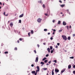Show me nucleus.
<instances>
[{
    "label": "nucleus",
    "mask_w": 75,
    "mask_h": 75,
    "mask_svg": "<svg viewBox=\"0 0 75 75\" xmlns=\"http://www.w3.org/2000/svg\"><path fill=\"white\" fill-rule=\"evenodd\" d=\"M65 69H64L62 70L61 71V73H62L64 72H65Z\"/></svg>",
    "instance_id": "4"
},
{
    "label": "nucleus",
    "mask_w": 75,
    "mask_h": 75,
    "mask_svg": "<svg viewBox=\"0 0 75 75\" xmlns=\"http://www.w3.org/2000/svg\"><path fill=\"white\" fill-rule=\"evenodd\" d=\"M61 32H62V30H59V33H61Z\"/></svg>",
    "instance_id": "32"
},
{
    "label": "nucleus",
    "mask_w": 75,
    "mask_h": 75,
    "mask_svg": "<svg viewBox=\"0 0 75 75\" xmlns=\"http://www.w3.org/2000/svg\"><path fill=\"white\" fill-rule=\"evenodd\" d=\"M36 68L38 69H40V67H39V66H37Z\"/></svg>",
    "instance_id": "25"
},
{
    "label": "nucleus",
    "mask_w": 75,
    "mask_h": 75,
    "mask_svg": "<svg viewBox=\"0 0 75 75\" xmlns=\"http://www.w3.org/2000/svg\"><path fill=\"white\" fill-rule=\"evenodd\" d=\"M5 16H8V14L7 13V14H6V15H5Z\"/></svg>",
    "instance_id": "37"
},
{
    "label": "nucleus",
    "mask_w": 75,
    "mask_h": 75,
    "mask_svg": "<svg viewBox=\"0 0 75 75\" xmlns=\"http://www.w3.org/2000/svg\"><path fill=\"white\" fill-rule=\"evenodd\" d=\"M59 44H60L59 43H57V45H58V46H59Z\"/></svg>",
    "instance_id": "50"
},
{
    "label": "nucleus",
    "mask_w": 75,
    "mask_h": 75,
    "mask_svg": "<svg viewBox=\"0 0 75 75\" xmlns=\"http://www.w3.org/2000/svg\"><path fill=\"white\" fill-rule=\"evenodd\" d=\"M40 64H42V65H44V63L42 62H41Z\"/></svg>",
    "instance_id": "15"
},
{
    "label": "nucleus",
    "mask_w": 75,
    "mask_h": 75,
    "mask_svg": "<svg viewBox=\"0 0 75 75\" xmlns=\"http://www.w3.org/2000/svg\"><path fill=\"white\" fill-rule=\"evenodd\" d=\"M54 62L55 63H57V60H54Z\"/></svg>",
    "instance_id": "41"
},
{
    "label": "nucleus",
    "mask_w": 75,
    "mask_h": 75,
    "mask_svg": "<svg viewBox=\"0 0 75 75\" xmlns=\"http://www.w3.org/2000/svg\"><path fill=\"white\" fill-rule=\"evenodd\" d=\"M45 59H47V58L46 57H45L42 59V61H45Z\"/></svg>",
    "instance_id": "14"
},
{
    "label": "nucleus",
    "mask_w": 75,
    "mask_h": 75,
    "mask_svg": "<svg viewBox=\"0 0 75 75\" xmlns=\"http://www.w3.org/2000/svg\"><path fill=\"white\" fill-rule=\"evenodd\" d=\"M47 34L48 35H50V33H47Z\"/></svg>",
    "instance_id": "56"
},
{
    "label": "nucleus",
    "mask_w": 75,
    "mask_h": 75,
    "mask_svg": "<svg viewBox=\"0 0 75 75\" xmlns=\"http://www.w3.org/2000/svg\"><path fill=\"white\" fill-rule=\"evenodd\" d=\"M48 56H49V54H47L46 55V57H48Z\"/></svg>",
    "instance_id": "34"
},
{
    "label": "nucleus",
    "mask_w": 75,
    "mask_h": 75,
    "mask_svg": "<svg viewBox=\"0 0 75 75\" xmlns=\"http://www.w3.org/2000/svg\"><path fill=\"white\" fill-rule=\"evenodd\" d=\"M43 69H44L45 71H46V70L47 69V68H44Z\"/></svg>",
    "instance_id": "20"
},
{
    "label": "nucleus",
    "mask_w": 75,
    "mask_h": 75,
    "mask_svg": "<svg viewBox=\"0 0 75 75\" xmlns=\"http://www.w3.org/2000/svg\"><path fill=\"white\" fill-rule=\"evenodd\" d=\"M73 73L74 74H75V71H73Z\"/></svg>",
    "instance_id": "39"
},
{
    "label": "nucleus",
    "mask_w": 75,
    "mask_h": 75,
    "mask_svg": "<svg viewBox=\"0 0 75 75\" xmlns=\"http://www.w3.org/2000/svg\"><path fill=\"white\" fill-rule=\"evenodd\" d=\"M38 57H37L36 58V60H35V62H38Z\"/></svg>",
    "instance_id": "6"
},
{
    "label": "nucleus",
    "mask_w": 75,
    "mask_h": 75,
    "mask_svg": "<svg viewBox=\"0 0 75 75\" xmlns=\"http://www.w3.org/2000/svg\"><path fill=\"white\" fill-rule=\"evenodd\" d=\"M22 40H23V39H21V38H20L19 39V40H20V41H22Z\"/></svg>",
    "instance_id": "42"
},
{
    "label": "nucleus",
    "mask_w": 75,
    "mask_h": 75,
    "mask_svg": "<svg viewBox=\"0 0 75 75\" xmlns=\"http://www.w3.org/2000/svg\"><path fill=\"white\" fill-rule=\"evenodd\" d=\"M19 41H18H18H17V42L18 43H19Z\"/></svg>",
    "instance_id": "57"
},
{
    "label": "nucleus",
    "mask_w": 75,
    "mask_h": 75,
    "mask_svg": "<svg viewBox=\"0 0 75 75\" xmlns=\"http://www.w3.org/2000/svg\"><path fill=\"white\" fill-rule=\"evenodd\" d=\"M52 75H54V71H52Z\"/></svg>",
    "instance_id": "28"
},
{
    "label": "nucleus",
    "mask_w": 75,
    "mask_h": 75,
    "mask_svg": "<svg viewBox=\"0 0 75 75\" xmlns=\"http://www.w3.org/2000/svg\"><path fill=\"white\" fill-rule=\"evenodd\" d=\"M67 39L68 40H71V37H69Z\"/></svg>",
    "instance_id": "21"
},
{
    "label": "nucleus",
    "mask_w": 75,
    "mask_h": 75,
    "mask_svg": "<svg viewBox=\"0 0 75 75\" xmlns=\"http://www.w3.org/2000/svg\"><path fill=\"white\" fill-rule=\"evenodd\" d=\"M74 57H69V58L70 59H74Z\"/></svg>",
    "instance_id": "26"
},
{
    "label": "nucleus",
    "mask_w": 75,
    "mask_h": 75,
    "mask_svg": "<svg viewBox=\"0 0 75 75\" xmlns=\"http://www.w3.org/2000/svg\"><path fill=\"white\" fill-rule=\"evenodd\" d=\"M37 73H35V75H37Z\"/></svg>",
    "instance_id": "54"
},
{
    "label": "nucleus",
    "mask_w": 75,
    "mask_h": 75,
    "mask_svg": "<svg viewBox=\"0 0 75 75\" xmlns=\"http://www.w3.org/2000/svg\"><path fill=\"white\" fill-rule=\"evenodd\" d=\"M55 48H58V46L57 45H56L55 46Z\"/></svg>",
    "instance_id": "45"
},
{
    "label": "nucleus",
    "mask_w": 75,
    "mask_h": 75,
    "mask_svg": "<svg viewBox=\"0 0 75 75\" xmlns=\"http://www.w3.org/2000/svg\"><path fill=\"white\" fill-rule=\"evenodd\" d=\"M71 25H70V27H69V28H71Z\"/></svg>",
    "instance_id": "53"
},
{
    "label": "nucleus",
    "mask_w": 75,
    "mask_h": 75,
    "mask_svg": "<svg viewBox=\"0 0 75 75\" xmlns=\"http://www.w3.org/2000/svg\"><path fill=\"white\" fill-rule=\"evenodd\" d=\"M4 16L6 15V12H4Z\"/></svg>",
    "instance_id": "47"
},
{
    "label": "nucleus",
    "mask_w": 75,
    "mask_h": 75,
    "mask_svg": "<svg viewBox=\"0 0 75 75\" xmlns=\"http://www.w3.org/2000/svg\"><path fill=\"white\" fill-rule=\"evenodd\" d=\"M60 7H64L65 6V4H63V5H60Z\"/></svg>",
    "instance_id": "13"
},
{
    "label": "nucleus",
    "mask_w": 75,
    "mask_h": 75,
    "mask_svg": "<svg viewBox=\"0 0 75 75\" xmlns=\"http://www.w3.org/2000/svg\"><path fill=\"white\" fill-rule=\"evenodd\" d=\"M47 50L48 52H50V48H47Z\"/></svg>",
    "instance_id": "9"
},
{
    "label": "nucleus",
    "mask_w": 75,
    "mask_h": 75,
    "mask_svg": "<svg viewBox=\"0 0 75 75\" xmlns=\"http://www.w3.org/2000/svg\"><path fill=\"white\" fill-rule=\"evenodd\" d=\"M47 29H44V31H47Z\"/></svg>",
    "instance_id": "30"
},
{
    "label": "nucleus",
    "mask_w": 75,
    "mask_h": 75,
    "mask_svg": "<svg viewBox=\"0 0 75 75\" xmlns=\"http://www.w3.org/2000/svg\"><path fill=\"white\" fill-rule=\"evenodd\" d=\"M63 25H67V23L65 21H63Z\"/></svg>",
    "instance_id": "3"
},
{
    "label": "nucleus",
    "mask_w": 75,
    "mask_h": 75,
    "mask_svg": "<svg viewBox=\"0 0 75 75\" xmlns=\"http://www.w3.org/2000/svg\"><path fill=\"white\" fill-rule=\"evenodd\" d=\"M23 16H24V14H22L21 15L19 16V18H21V17H23Z\"/></svg>",
    "instance_id": "5"
},
{
    "label": "nucleus",
    "mask_w": 75,
    "mask_h": 75,
    "mask_svg": "<svg viewBox=\"0 0 75 75\" xmlns=\"http://www.w3.org/2000/svg\"><path fill=\"white\" fill-rule=\"evenodd\" d=\"M53 51H54V49H53V50H51V54H52V53H53Z\"/></svg>",
    "instance_id": "24"
},
{
    "label": "nucleus",
    "mask_w": 75,
    "mask_h": 75,
    "mask_svg": "<svg viewBox=\"0 0 75 75\" xmlns=\"http://www.w3.org/2000/svg\"><path fill=\"white\" fill-rule=\"evenodd\" d=\"M44 8H45V4H43L42 6Z\"/></svg>",
    "instance_id": "17"
},
{
    "label": "nucleus",
    "mask_w": 75,
    "mask_h": 75,
    "mask_svg": "<svg viewBox=\"0 0 75 75\" xmlns=\"http://www.w3.org/2000/svg\"><path fill=\"white\" fill-rule=\"evenodd\" d=\"M31 67H34V65L33 64H31Z\"/></svg>",
    "instance_id": "43"
},
{
    "label": "nucleus",
    "mask_w": 75,
    "mask_h": 75,
    "mask_svg": "<svg viewBox=\"0 0 75 75\" xmlns=\"http://www.w3.org/2000/svg\"><path fill=\"white\" fill-rule=\"evenodd\" d=\"M50 50H52V46H50Z\"/></svg>",
    "instance_id": "23"
},
{
    "label": "nucleus",
    "mask_w": 75,
    "mask_h": 75,
    "mask_svg": "<svg viewBox=\"0 0 75 75\" xmlns=\"http://www.w3.org/2000/svg\"><path fill=\"white\" fill-rule=\"evenodd\" d=\"M0 4H1V5L2 4L1 3V2H0Z\"/></svg>",
    "instance_id": "61"
},
{
    "label": "nucleus",
    "mask_w": 75,
    "mask_h": 75,
    "mask_svg": "<svg viewBox=\"0 0 75 75\" xmlns=\"http://www.w3.org/2000/svg\"><path fill=\"white\" fill-rule=\"evenodd\" d=\"M53 31H54V32H55L56 31V30H55V29H54Z\"/></svg>",
    "instance_id": "44"
},
{
    "label": "nucleus",
    "mask_w": 75,
    "mask_h": 75,
    "mask_svg": "<svg viewBox=\"0 0 75 75\" xmlns=\"http://www.w3.org/2000/svg\"><path fill=\"white\" fill-rule=\"evenodd\" d=\"M62 37L63 38V39L65 40V41H67V38L66 36L62 35Z\"/></svg>",
    "instance_id": "1"
},
{
    "label": "nucleus",
    "mask_w": 75,
    "mask_h": 75,
    "mask_svg": "<svg viewBox=\"0 0 75 75\" xmlns=\"http://www.w3.org/2000/svg\"><path fill=\"white\" fill-rule=\"evenodd\" d=\"M10 25H11V27H13V23L11 22L10 24Z\"/></svg>",
    "instance_id": "12"
},
{
    "label": "nucleus",
    "mask_w": 75,
    "mask_h": 75,
    "mask_svg": "<svg viewBox=\"0 0 75 75\" xmlns=\"http://www.w3.org/2000/svg\"><path fill=\"white\" fill-rule=\"evenodd\" d=\"M37 72H38V71H37V70H36V73H37Z\"/></svg>",
    "instance_id": "63"
},
{
    "label": "nucleus",
    "mask_w": 75,
    "mask_h": 75,
    "mask_svg": "<svg viewBox=\"0 0 75 75\" xmlns=\"http://www.w3.org/2000/svg\"><path fill=\"white\" fill-rule=\"evenodd\" d=\"M37 47H40V45H37Z\"/></svg>",
    "instance_id": "52"
},
{
    "label": "nucleus",
    "mask_w": 75,
    "mask_h": 75,
    "mask_svg": "<svg viewBox=\"0 0 75 75\" xmlns=\"http://www.w3.org/2000/svg\"><path fill=\"white\" fill-rule=\"evenodd\" d=\"M45 16H48V14L47 13H45Z\"/></svg>",
    "instance_id": "46"
},
{
    "label": "nucleus",
    "mask_w": 75,
    "mask_h": 75,
    "mask_svg": "<svg viewBox=\"0 0 75 75\" xmlns=\"http://www.w3.org/2000/svg\"><path fill=\"white\" fill-rule=\"evenodd\" d=\"M66 11L70 15H71V13H70V12L69 11V10L67 9L66 10Z\"/></svg>",
    "instance_id": "7"
},
{
    "label": "nucleus",
    "mask_w": 75,
    "mask_h": 75,
    "mask_svg": "<svg viewBox=\"0 0 75 75\" xmlns=\"http://www.w3.org/2000/svg\"><path fill=\"white\" fill-rule=\"evenodd\" d=\"M73 37H75V34H74L73 35Z\"/></svg>",
    "instance_id": "55"
},
{
    "label": "nucleus",
    "mask_w": 75,
    "mask_h": 75,
    "mask_svg": "<svg viewBox=\"0 0 75 75\" xmlns=\"http://www.w3.org/2000/svg\"><path fill=\"white\" fill-rule=\"evenodd\" d=\"M47 62H48V60H45V61H44V62L45 63H47Z\"/></svg>",
    "instance_id": "19"
},
{
    "label": "nucleus",
    "mask_w": 75,
    "mask_h": 75,
    "mask_svg": "<svg viewBox=\"0 0 75 75\" xmlns=\"http://www.w3.org/2000/svg\"><path fill=\"white\" fill-rule=\"evenodd\" d=\"M14 50H17V47L15 48Z\"/></svg>",
    "instance_id": "36"
},
{
    "label": "nucleus",
    "mask_w": 75,
    "mask_h": 75,
    "mask_svg": "<svg viewBox=\"0 0 75 75\" xmlns=\"http://www.w3.org/2000/svg\"><path fill=\"white\" fill-rule=\"evenodd\" d=\"M51 61H50L49 62H48V63H51Z\"/></svg>",
    "instance_id": "58"
},
{
    "label": "nucleus",
    "mask_w": 75,
    "mask_h": 75,
    "mask_svg": "<svg viewBox=\"0 0 75 75\" xmlns=\"http://www.w3.org/2000/svg\"><path fill=\"white\" fill-rule=\"evenodd\" d=\"M41 20H42V19L40 18H39L37 19V21H38V23H41Z\"/></svg>",
    "instance_id": "2"
},
{
    "label": "nucleus",
    "mask_w": 75,
    "mask_h": 75,
    "mask_svg": "<svg viewBox=\"0 0 75 75\" xmlns=\"http://www.w3.org/2000/svg\"><path fill=\"white\" fill-rule=\"evenodd\" d=\"M71 68V65H69L68 66V69H70Z\"/></svg>",
    "instance_id": "8"
},
{
    "label": "nucleus",
    "mask_w": 75,
    "mask_h": 75,
    "mask_svg": "<svg viewBox=\"0 0 75 75\" xmlns=\"http://www.w3.org/2000/svg\"><path fill=\"white\" fill-rule=\"evenodd\" d=\"M67 29L68 30H69V27L68 26H67Z\"/></svg>",
    "instance_id": "33"
},
{
    "label": "nucleus",
    "mask_w": 75,
    "mask_h": 75,
    "mask_svg": "<svg viewBox=\"0 0 75 75\" xmlns=\"http://www.w3.org/2000/svg\"><path fill=\"white\" fill-rule=\"evenodd\" d=\"M50 40H53V38H52V37H51L50 38Z\"/></svg>",
    "instance_id": "48"
},
{
    "label": "nucleus",
    "mask_w": 75,
    "mask_h": 75,
    "mask_svg": "<svg viewBox=\"0 0 75 75\" xmlns=\"http://www.w3.org/2000/svg\"><path fill=\"white\" fill-rule=\"evenodd\" d=\"M52 21L53 23H55V20H53Z\"/></svg>",
    "instance_id": "35"
},
{
    "label": "nucleus",
    "mask_w": 75,
    "mask_h": 75,
    "mask_svg": "<svg viewBox=\"0 0 75 75\" xmlns=\"http://www.w3.org/2000/svg\"><path fill=\"white\" fill-rule=\"evenodd\" d=\"M34 51L35 54H36V53H37V52H36V50H35Z\"/></svg>",
    "instance_id": "40"
},
{
    "label": "nucleus",
    "mask_w": 75,
    "mask_h": 75,
    "mask_svg": "<svg viewBox=\"0 0 75 75\" xmlns=\"http://www.w3.org/2000/svg\"><path fill=\"white\" fill-rule=\"evenodd\" d=\"M31 33L32 34H33L34 33V31H33V30H31Z\"/></svg>",
    "instance_id": "22"
},
{
    "label": "nucleus",
    "mask_w": 75,
    "mask_h": 75,
    "mask_svg": "<svg viewBox=\"0 0 75 75\" xmlns=\"http://www.w3.org/2000/svg\"><path fill=\"white\" fill-rule=\"evenodd\" d=\"M19 23H21V20H19Z\"/></svg>",
    "instance_id": "29"
},
{
    "label": "nucleus",
    "mask_w": 75,
    "mask_h": 75,
    "mask_svg": "<svg viewBox=\"0 0 75 75\" xmlns=\"http://www.w3.org/2000/svg\"><path fill=\"white\" fill-rule=\"evenodd\" d=\"M46 75H49V74H48L47 73Z\"/></svg>",
    "instance_id": "64"
},
{
    "label": "nucleus",
    "mask_w": 75,
    "mask_h": 75,
    "mask_svg": "<svg viewBox=\"0 0 75 75\" xmlns=\"http://www.w3.org/2000/svg\"><path fill=\"white\" fill-rule=\"evenodd\" d=\"M39 3H42V1L41 0H40V1H38Z\"/></svg>",
    "instance_id": "16"
},
{
    "label": "nucleus",
    "mask_w": 75,
    "mask_h": 75,
    "mask_svg": "<svg viewBox=\"0 0 75 75\" xmlns=\"http://www.w3.org/2000/svg\"><path fill=\"white\" fill-rule=\"evenodd\" d=\"M43 45H45L46 43H43Z\"/></svg>",
    "instance_id": "59"
},
{
    "label": "nucleus",
    "mask_w": 75,
    "mask_h": 75,
    "mask_svg": "<svg viewBox=\"0 0 75 75\" xmlns=\"http://www.w3.org/2000/svg\"><path fill=\"white\" fill-rule=\"evenodd\" d=\"M30 33H30V32H29V33H28V35L29 37H30Z\"/></svg>",
    "instance_id": "31"
},
{
    "label": "nucleus",
    "mask_w": 75,
    "mask_h": 75,
    "mask_svg": "<svg viewBox=\"0 0 75 75\" xmlns=\"http://www.w3.org/2000/svg\"><path fill=\"white\" fill-rule=\"evenodd\" d=\"M38 71L39 72L40 71V69H38V70H36Z\"/></svg>",
    "instance_id": "51"
},
{
    "label": "nucleus",
    "mask_w": 75,
    "mask_h": 75,
    "mask_svg": "<svg viewBox=\"0 0 75 75\" xmlns=\"http://www.w3.org/2000/svg\"><path fill=\"white\" fill-rule=\"evenodd\" d=\"M59 3H62V1L61 0H59Z\"/></svg>",
    "instance_id": "38"
},
{
    "label": "nucleus",
    "mask_w": 75,
    "mask_h": 75,
    "mask_svg": "<svg viewBox=\"0 0 75 75\" xmlns=\"http://www.w3.org/2000/svg\"><path fill=\"white\" fill-rule=\"evenodd\" d=\"M61 24V21H59L58 22V24Z\"/></svg>",
    "instance_id": "18"
},
{
    "label": "nucleus",
    "mask_w": 75,
    "mask_h": 75,
    "mask_svg": "<svg viewBox=\"0 0 75 75\" xmlns=\"http://www.w3.org/2000/svg\"><path fill=\"white\" fill-rule=\"evenodd\" d=\"M55 71L56 72H59V70L57 69H55Z\"/></svg>",
    "instance_id": "10"
},
{
    "label": "nucleus",
    "mask_w": 75,
    "mask_h": 75,
    "mask_svg": "<svg viewBox=\"0 0 75 75\" xmlns=\"http://www.w3.org/2000/svg\"><path fill=\"white\" fill-rule=\"evenodd\" d=\"M49 65V64L48 63H47L46 64V65Z\"/></svg>",
    "instance_id": "60"
},
{
    "label": "nucleus",
    "mask_w": 75,
    "mask_h": 75,
    "mask_svg": "<svg viewBox=\"0 0 75 75\" xmlns=\"http://www.w3.org/2000/svg\"><path fill=\"white\" fill-rule=\"evenodd\" d=\"M73 67V68H75V65H74Z\"/></svg>",
    "instance_id": "49"
},
{
    "label": "nucleus",
    "mask_w": 75,
    "mask_h": 75,
    "mask_svg": "<svg viewBox=\"0 0 75 75\" xmlns=\"http://www.w3.org/2000/svg\"><path fill=\"white\" fill-rule=\"evenodd\" d=\"M31 73L32 74H34L35 73V71H33L31 72Z\"/></svg>",
    "instance_id": "11"
},
{
    "label": "nucleus",
    "mask_w": 75,
    "mask_h": 75,
    "mask_svg": "<svg viewBox=\"0 0 75 75\" xmlns=\"http://www.w3.org/2000/svg\"><path fill=\"white\" fill-rule=\"evenodd\" d=\"M55 33V32H53V33H52V34H54Z\"/></svg>",
    "instance_id": "62"
},
{
    "label": "nucleus",
    "mask_w": 75,
    "mask_h": 75,
    "mask_svg": "<svg viewBox=\"0 0 75 75\" xmlns=\"http://www.w3.org/2000/svg\"><path fill=\"white\" fill-rule=\"evenodd\" d=\"M8 52H4V54H8Z\"/></svg>",
    "instance_id": "27"
}]
</instances>
